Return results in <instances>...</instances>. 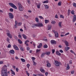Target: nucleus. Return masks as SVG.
I'll return each mask as SVG.
<instances>
[{
	"mask_svg": "<svg viewBox=\"0 0 76 76\" xmlns=\"http://www.w3.org/2000/svg\"><path fill=\"white\" fill-rule=\"evenodd\" d=\"M56 54L57 55L59 56H61V53L59 52L58 51H56Z\"/></svg>",
	"mask_w": 76,
	"mask_h": 76,
	"instance_id": "19",
	"label": "nucleus"
},
{
	"mask_svg": "<svg viewBox=\"0 0 76 76\" xmlns=\"http://www.w3.org/2000/svg\"><path fill=\"white\" fill-rule=\"evenodd\" d=\"M70 52H71V53L75 55V56H76V53H75V52H74V51H73V50H70Z\"/></svg>",
	"mask_w": 76,
	"mask_h": 76,
	"instance_id": "32",
	"label": "nucleus"
},
{
	"mask_svg": "<svg viewBox=\"0 0 76 76\" xmlns=\"http://www.w3.org/2000/svg\"><path fill=\"white\" fill-rule=\"evenodd\" d=\"M33 63H34L33 64V66H34L35 65H36V64H37V63H35V61H33Z\"/></svg>",
	"mask_w": 76,
	"mask_h": 76,
	"instance_id": "53",
	"label": "nucleus"
},
{
	"mask_svg": "<svg viewBox=\"0 0 76 76\" xmlns=\"http://www.w3.org/2000/svg\"><path fill=\"white\" fill-rule=\"evenodd\" d=\"M29 66H30V65L29 64H28L27 65V67L28 68H29Z\"/></svg>",
	"mask_w": 76,
	"mask_h": 76,
	"instance_id": "52",
	"label": "nucleus"
},
{
	"mask_svg": "<svg viewBox=\"0 0 76 76\" xmlns=\"http://www.w3.org/2000/svg\"><path fill=\"white\" fill-rule=\"evenodd\" d=\"M52 54H54V53L55 52V50L52 49Z\"/></svg>",
	"mask_w": 76,
	"mask_h": 76,
	"instance_id": "49",
	"label": "nucleus"
},
{
	"mask_svg": "<svg viewBox=\"0 0 76 76\" xmlns=\"http://www.w3.org/2000/svg\"><path fill=\"white\" fill-rule=\"evenodd\" d=\"M76 15H74L73 16V22H75L76 21Z\"/></svg>",
	"mask_w": 76,
	"mask_h": 76,
	"instance_id": "13",
	"label": "nucleus"
},
{
	"mask_svg": "<svg viewBox=\"0 0 76 76\" xmlns=\"http://www.w3.org/2000/svg\"><path fill=\"white\" fill-rule=\"evenodd\" d=\"M18 41L20 44H22V42L19 39H18Z\"/></svg>",
	"mask_w": 76,
	"mask_h": 76,
	"instance_id": "33",
	"label": "nucleus"
},
{
	"mask_svg": "<svg viewBox=\"0 0 76 76\" xmlns=\"http://www.w3.org/2000/svg\"><path fill=\"white\" fill-rule=\"evenodd\" d=\"M15 25H18V23L17 21H15Z\"/></svg>",
	"mask_w": 76,
	"mask_h": 76,
	"instance_id": "58",
	"label": "nucleus"
},
{
	"mask_svg": "<svg viewBox=\"0 0 76 76\" xmlns=\"http://www.w3.org/2000/svg\"><path fill=\"white\" fill-rule=\"evenodd\" d=\"M35 20L36 22H38V21H39V19H38V18H36Z\"/></svg>",
	"mask_w": 76,
	"mask_h": 76,
	"instance_id": "38",
	"label": "nucleus"
},
{
	"mask_svg": "<svg viewBox=\"0 0 76 76\" xmlns=\"http://www.w3.org/2000/svg\"><path fill=\"white\" fill-rule=\"evenodd\" d=\"M45 55V53H42L41 55V57H44Z\"/></svg>",
	"mask_w": 76,
	"mask_h": 76,
	"instance_id": "22",
	"label": "nucleus"
},
{
	"mask_svg": "<svg viewBox=\"0 0 76 76\" xmlns=\"http://www.w3.org/2000/svg\"><path fill=\"white\" fill-rule=\"evenodd\" d=\"M29 42V41L28 40H26L25 42V44H26L28 43V42Z\"/></svg>",
	"mask_w": 76,
	"mask_h": 76,
	"instance_id": "34",
	"label": "nucleus"
},
{
	"mask_svg": "<svg viewBox=\"0 0 76 76\" xmlns=\"http://www.w3.org/2000/svg\"><path fill=\"white\" fill-rule=\"evenodd\" d=\"M67 66L66 67V70H69V69H70V66H69V64H67Z\"/></svg>",
	"mask_w": 76,
	"mask_h": 76,
	"instance_id": "18",
	"label": "nucleus"
},
{
	"mask_svg": "<svg viewBox=\"0 0 76 76\" xmlns=\"http://www.w3.org/2000/svg\"><path fill=\"white\" fill-rule=\"evenodd\" d=\"M40 70L42 73H45V71L44 70V69H42V68L41 67L40 69Z\"/></svg>",
	"mask_w": 76,
	"mask_h": 76,
	"instance_id": "15",
	"label": "nucleus"
},
{
	"mask_svg": "<svg viewBox=\"0 0 76 76\" xmlns=\"http://www.w3.org/2000/svg\"><path fill=\"white\" fill-rule=\"evenodd\" d=\"M43 3H48V1L47 0L43 2Z\"/></svg>",
	"mask_w": 76,
	"mask_h": 76,
	"instance_id": "39",
	"label": "nucleus"
},
{
	"mask_svg": "<svg viewBox=\"0 0 76 76\" xmlns=\"http://www.w3.org/2000/svg\"><path fill=\"white\" fill-rule=\"evenodd\" d=\"M7 47H8V48H10L11 47V45L9 44L8 45Z\"/></svg>",
	"mask_w": 76,
	"mask_h": 76,
	"instance_id": "55",
	"label": "nucleus"
},
{
	"mask_svg": "<svg viewBox=\"0 0 76 76\" xmlns=\"http://www.w3.org/2000/svg\"><path fill=\"white\" fill-rule=\"evenodd\" d=\"M74 72H75V71L74 70L72 71H71V74H74Z\"/></svg>",
	"mask_w": 76,
	"mask_h": 76,
	"instance_id": "57",
	"label": "nucleus"
},
{
	"mask_svg": "<svg viewBox=\"0 0 76 76\" xmlns=\"http://www.w3.org/2000/svg\"><path fill=\"white\" fill-rule=\"evenodd\" d=\"M45 54L46 55H48V56H49L50 54V52H45Z\"/></svg>",
	"mask_w": 76,
	"mask_h": 76,
	"instance_id": "24",
	"label": "nucleus"
},
{
	"mask_svg": "<svg viewBox=\"0 0 76 76\" xmlns=\"http://www.w3.org/2000/svg\"><path fill=\"white\" fill-rule=\"evenodd\" d=\"M9 53L10 54H15V51L13 50H11L10 51Z\"/></svg>",
	"mask_w": 76,
	"mask_h": 76,
	"instance_id": "14",
	"label": "nucleus"
},
{
	"mask_svg": "<svg viewBox=\"0 0 76 76\" xmlns=\"http://www.w3.org/2000/svg\"><path fill=\"white\" fill-rule=\"evenodd\" d=\"M15 38L16 39H18V37H17V36H14Z\"/></svg>",
	"mask_w": 76,
	"mask_h": 76,
	"instance_id": "64",
	"label": "nucleus"
},
{
	"mask_svg": "<svg viewBox=\"0 0 76 76\" xmlns=\"http://www.w3.org/2000/svg\"><path fill=\"white\" fill-rule=\"evenodd\" d=\"M73 6H74L75 7H76V4L75 3H73Z\"/></svg>",
	"mask_w": 76,
	"mask_h": 76,
	"instance_id": "54",
	"label": "nucleus"
},
{
	"mask_svg": "<svg viewBox=\"0 0 76 76\" xmlns=\"http://www.w3.org/2000/svg\"><path fill=\"white\" fill-rule=\"evenodd\" d=\"M13 47L15 50H19V48H18V47L16 45H13Z\"/></svg>",
	"mask_w": 76,
	"mask_h": 76,
	"instance_id": "9",
	"label": "nucleus"
},
{
	"mask_svg": "<svg viewBox=\"0 0 76 76\" xmlns=\"http://www.w3.org/2000/svg\"><path fill=\"white\" fill-rule=\"evenodd\" d=\"M44 6L46 9H48L49 8V7L48 5H44Z\"/></svg>",
	"mask_w": 76,
	"mask_h": 76,
	"instance_id": "21",
	"label": "nucleus"
},
{
	"mask_svg": "<svg viewBox=\"0 0 76 76\" xmlns=\"http://www.w3.org/2000/svg\"><path fill=\"white\" fill-rule=\"evenodd\" d=\"M22 36L23 37V38L25 39H27V37H26V36L25 34H22Z\"/></svg>",
	"mask_w": 76,
	"mask_h": 76,
	"instance_id": "17",
	"label": "nucleus"
},
{
	"mask_svg": "<svg viewBox=\"0 0 76 76\" xmlns=\"http://www.w3.org/2000/svg\"><path fill=\"white\" fill-rule=\"evenodd\" d=\"M54 33L55 34V36L56 38V37H58V32L57 31H55Z\"/></svg>",
	"mask_w": 76,
	"mask_h": 76,
	"instance_id": "11",
	"label": "nucleus"
},
{
	"mask_svg": "<svg viewBox=\"0 0 76 76\" xmlns=\"http://www.w3.org/2000/svg\"><path fill=\"white\" fill-rule=\"evenodd\" d=\"M39 18L41 19H44V18L42 16H39Z\"/></svg>",
	"mask_w": 76,
	"mask_h": 76,
	"instance_id": "42",
	"label": "nucleus"
},
{
	"mask_svg": "<svg viewBox=\"0 0 76 76\" xmlns=\"http://www.w3.org/2000/svg\"><path fill=\"white\" fill-rule=\"evenodd\" d=\"M71 11V10H69L68 11V16H69L70 15V12Z\"/></svg>",
	"mask_w": 76,
	"mask_h": 76,
	"instance_id": "29",
	"label": "nucleus"
},
{
	"mask_svg": "<svg viewBox=\"0 0 76 76\" xmlns=\"http://www.w3.org/2000/svg\"><path fill=\"white\" fill-rule=\"evenodd\" d=\"M23 7L22 6L19 7V10L20 11H22L23 10Z\"/></svg>",
	"mask_w": 76,
	"mask_h": 76,
	"instance_id": "10",
	"label": "nucleus"
},
{
	"mask_svg": "<svg viewBox=\"0 0 76 76\" xmlns=\"http://www.w3.org/2000/svg\"><path fill=\"white\" fill-rule=\"evenodd\" d=\"M60 17L61 18H63V19H64V16L63 15H60Z\"/></svg>",
	"mask_w": 76,
	"mask_h": 76,
	"instance_id": "47",
	"label": "nucleus"
},
{
	"mask_svg": "<svg viewBox=\"0 0 76 76\" xmlns=\"http://www.w3.org/2000/svg\"><path fill=\"white\" fill-rule=\"evenodd\" d=\"M36 26L38 27H42L43 26V24L41 23H39L36 24Z\"/></svg>",
	"mask_w": 76,
	"mask_h": 76,
	"instance_id": "6",
	"label": "nucleus"
},
{
	"mask_svg": "<svg viewBox=\"0 0 76 76\" xmlns=\"http://www.w3.org/2000/svg\"><path fill=\"white\" fill-rule=\"evenodd\" d=\"M21 25H22V23H21V22H20L18 23V26H20Z\"/></svg>",
	"mask_w": 76,
	"mask_h": 76,
	"instance_id": "51",
	"label": "nucleus"
},
{
	"mask_svg": "<svg viewBox=\"0 0 76 76\" xmlns=\"http://www.w3.org/2000/svg\"><path fill=\"white\" fill-rule=\"evenodd\" d=\"M64 43L65 44V45L66 47H68L69 46V42H68V41H64Z\"/></svg>",
	"mask_w": 76,
	"mask_h": 76,
	"instance_id": "12",
	"label": "nucleus"
},
{
	"mask_svg": "<svg viewBox=\"0 0 76 76\" xmlns=\"http://www.w3.org/2000/svg\"><path fill=\"white\" fill-rule=\"evenodd\" d=\"M61 24H62V22H59L58 23V26L60 28H61L62 26H61Z\"/></svg>",
	"mask_w": 76,
	"mask_h": 76,
	"instance_id": "20",
	"label": "nucleus"
},
{
	"mask_svg": "<svg viewBox=\"0 0 76 76\" xmlns=\"http://www.w3.org/2000/svg\"><path fill=\"white\" fill-rule=\"evenodd\" d=\"M70 49V47H67V48L65 49V50H66V51H67L68 50H69Z\"/></svg>",
	"mask_w": 76,
	"mask_h": 76,
	"instance_id": "43",
	"label": "nucleus"
},
{
	"mask_svg": "<svg viewBox=\"0 0 76 76\" xmlns=\"http://www.w3.org/2000/svg\"><path fill=\"white\" fill-rule=\"evenodd\" d=\"M45 23H48V22H49V21L47 20H45Z\"/></svg>",
	"mask_w": 76,
	"mask_h": 76,
	"instance_id": "37",
	"label": "nucleus"
},
{
	"mask_svg": "<svg viewBox=\"0 0 76 76\" xmlns=\"http://www.w3.org/2000/svg\"><path fill=\"white\" fill-rule=\"evenodd\" d=\"M21 60L22 61V62H23V63H24V62H25V60L24 59L21 58Z\"/></svg>",
	"mask_w": 76,
	"mask_h": 76,
	"instance_id": "31",
	"label": "nucleus"
},
{
	"mask_svg": "<svg viewBox=\"0 0 76 76\" xmlns=\"http://www.w3.org/2000/svg\"><path fill=\"white\" fill-rule=\"evenodd\" d=\"M55 18H56V19H58V15H56L55 16Z\"/></svg>",
	"mask_w": 76,
	"mask_h": 76,
	"instance_id": "59",
	"label": "nucleus"
},
{
	"mask_svg": "<svg viewBox=\"0 0 76 76\" xmlns=\"http://www.w3.org/2000/svg\"><path fill=\"white\" fill-rule=\"evenodd\" d=\"M42 43H40L39 45L37 46V48H40L42 47Z\"/></svg>",
	"mask_w": 76,
	"mask_h": 76,
	"instance_id": "16",
	"label": "nucleus"
},
{
	"mask_svg": "<svg viewBox=\"0 0 76 76\" xmlns=\"http://www.w3.org/2000/svg\"><path fill=\"white\" fill-rule=\"evenodd\" d=\"M59 52H60V53H63V51L61 50H59Z\"/></svg>",
	"mask_w": 76,
	"mask_h": 76,
	"instance_id": "60",
	"label": "nucleus"
},
{
	"mask_svg": "<svg viewBox=\"0 0 76 76\" xmlns=\"http://www.w3.org/2000/svg\"><path fill=\"white\" fill-rule=\"evenodd\" d=\"M37 75H38V76H44V75H43L42 74H37Z\"/></svg>",
	"mask_w": 76,
	"mask_h": 76,
	"instance_id": "41",
	"label": "nucleus"
},
{
	"mask_svg": "<svg viewBox=\"0 0 76 76\" xmlns=\"http://www.w3.org/2000/svg\"><path fill=\"white\" fill-rule=\"evenodd\" d=\"M58 6H61V2H59L58 3Z\"/></svg>",
	"mask_w": 76,
	"mask_h": 76,
	"instance_id": "40",
	"label": "nucleus"
},
{
	"mask_svg": "<svg viewBox=\"0 0 76 76\" xmlns=\"http://www.w3.org/2000/svg\"><path fill=\"white\" fill-rule=\"evenodd\" d=\"M41 52V49H37L36 50V53H39Z\"/></svg>",
	"mask_w": 76,
	"mask_h": 76,
	"instance_id": "23",
	"label": "nucleus"
},
{
	"mask_svg": "<svg viewBox=\"0 0 76 76\" xmlns=\"http://www.w3.org/2000/svg\"><path fill=\"white\" fill-rule=\"evenodd\" d=\"M51 44H56V41L54 40H52L50 41Z\"/></svg>",
	"mask_w": 76,
	"mask_h": 76,
	"instance_id": "8",
	"label": "nucleus"
},
{
	"mask_svg": "<svg viewBox=\"0 0 76 76\" xmlns=\"http://www.w3.org/2000/svg\"><path fill=\"white\" fill-rule=\"evenodd\" d=\"M18 37L19 38H22V36H21V35L19 34L18 36Z\"/></svg>",
	"mask_w": 76,
	"mask_h": 76,
	"instance_id": "63",
	"label": "nucleus"
},
{
	"mask_svg": "<svg viewBox=\"0 0 76 76\" xmlns=\"http://www.w3.org/2000/svg\"><path fill=\"white\" fill-rule=\"evenodd\" d=\"M7 69V66L6 65H4L3 66V69H2L1 70V76H8Z\"/></svg>",
	"mask_w": 76,
	"mask_h": 76,
	"instance_id": "1",
	"label": "nucleus"
},
{
	"mask_svg": "<svg viewBox=\"0 0 76 76\" xmlns=\"http://www.w3.org/2000/svg\"><path fill=\"white\" fill-rule=\"evenodd\" d=\"M46 63H47L46 66L48 67H51V64H50L49 61H46Z\"/></svg>",
	"mask_w": 76,
	"mask_h": 76,
	"instance_id": "7",
	"label": "nucleus"
},
{
	"mask_svg": "<svg viewBox=\"0 0 76 76\" xmlns=\"http://www.w3.org/2000/svg\"><path fill=\"white\" fill-rule=\"evenodd\" d=\"M43 47L45 48H48V46L47 45H45L43 46Z\"/></svg>",
	"mask_w": 76,
	"mask_h": 76,
	"instance_id": "36",
	"label": "nucleus"
},
{
	"mask_svg": "<svg viewBox=\"0 0 76 76\" xmlns=\"http://www.w3.org/2000/svg\"><path fill=\"white\" fill-rule=\"evenodd\" d=\"M9 4L10 6H11L12 7H13V8H14V9H17V7L15 4H13L11 3H9Z\"/></svg>",
	"mask_w": 76,
	"mask_h": 76,
	"instance_id": "2",
	"label": "nucleus"
},
{
	"mask_svg": "<svg viewBox=\"0 0 76 76\" xmlns=\"http://www.w3.org/2000/svg\"><path fill=\"white\" fill-rule=\"evenodd\" d=\"M56 23V22L55 21H52L51 22V23H52V24H53V25H54V24H55Z\"/></svg>",
	"mask_w": 76,
	"mask_h": 76,
	"instance_id": "28",
	"label": "nucleus"
},
{
	"mask_svg": "<svg viewBox=\"0 0 76 76\" xmlns=\"http://www.w3.org/2000/svg\"><path fill=\"white\" fill-rule=\"evenodd\" d=\"M18 4L19 5V7H20V6H22V5H21V4L20 3H18Z\"/></svg>",
	"mask_w": 76,
	"mask_h": 76,
	"instance_id": "61",
	"label": "nucleus"
},
{
	"mask_svg": "<svg viewBox=\"0 0 76 76\" xmlns=\"http://www.w3.org/2000/svg\"><path fill=\"white\" fill-rule=\"evenodd\" d=\"M19 47L20 50L23 51V47H22L21 46H20Z\"/></svg>",
	"mask_w": 76,
	"mask_h": 76,
	"instance_id": "25",
	"label": "nucleus"
},
{
	"mask_svg": "<svg viewBox=\"0 0 76 76\" xmlns=\"http://www.w3.org/2000/svg\"><path fill=\"white\" fill-rule=\"evenodd\" d=\"M40 6H41V4H39L37 5V8L38 9H40Z\"/></svg>",
	"mask_w": 76,
	"mask_h": 76,
	"instance_id": "30",
	"label": "nucleus"
},
{
	"mask_svg": "<svg viewBox=\"0 0 76 76\" xmlns=\"http://www.w3.org/2000/svg\"><path fill=\"white\" fill-rule=\"evenodd\" d=\"M10 11L11 12H13V9L12 8H10Z\"/></svg>",
	"mask_w": 76,
	"mask_h": 76,
	"instance_id": "46",
	"label": "nucleus"
},
{
	"mask_svg": "<svg viewBox=\"0 0 76 76\" xmlns=\"http://www.w3.org/2000/svg\"><path fill=\"white\" fill-rule=\"evenodd\" d=\"M36 26H37L36 25V24L35 25H33V26H32V28H35L36 27Z\"/></svg>",
	"mask_w": 76,
	"mask_h": 76,
	"instance_id": "48",
	"label": "nucleus"
},
{
	"mask_svg": "<svg viewBox=\"0 0 76 76\" xmlns=\"http://www.w3.org/2000/svg\"><path fill=\"white\" fill-rule=\"evenodd\" d=\"M7 35L8 36V37H9L10 38H12V34H10V32L9 31V30H7Z\"/></svg>",
	"mask_w": 76,
	"mask_h": 76,
	"instance_id": "4",
	"label": "nucleus"
},
{
	"mask_svg": "<svg viewBox=\"0 0 76 76\" xmlns=\"http://www.w3.org/2000/svg\"><path fill=\"white\" fill-rule=\"evenodd\" d=\"M55 62L56 63L55 65L56 66H60V65H61V62H58L57 61H55Z\"/></svg>",
	"mask_w": 76,
	"mask_h": 76,
	"instance_id": "3",
	"label": "nucleus"
},
{
	"mask_svg": "<svg viewBox=\"0 0 76 76\" xmlns=\"http://www.w3.org/2000/svg\"><path fill=\"white\" fill-rule=\"evenodd\" d=\"M16 70L17 72H18L19 71V69H18V68H16Z\"/></svg>",
	"mask_w": 76,
	"mask_h": 76,
	"instance_id": "56",
	"label": "nucleus"
},
{
	"mask_svg": "<svg viewBox=\"0 0 76 76\" xmlns=\"http://www.w3.org/2000/svg\"><path fill=\"white\" fill-rule=\"evenodd\" d=\"M14 27H15V28H17V27H18V25H17L16 24H15L14 25Z\"/></svg>",
	"mask_w": 76,
	"mask_h": 76,
	"instance_id": "62",
	"label": "nucleus"
},
{
	"mask_svg": "<svg viewBox=\"0 0 76 76\" xmlns=\"http://www.w3.org/2000/svg\"><path fill=\"white\" fill-rule=\"evenodd\" d=\"M8 15L10 19H13V16H14L13 15V14H12V13H9Z\"/></svg>",
	"mask_w": 76,
	"mask_h": 76,
	"instance_id": "5",
	"label": "nucleus"
},
{
	"mask_svg": "<svg viewBox=\"0 0 76 76\" xmlns=\"http://www.w3.org/2000/svg\"><path fill=\"white\" fill-rule=\"evenodd\" d=\"M69 64H72V60H70L69 61Z\"/></svg>",
	"mask_w": 76,
	"mask_h": 76,
	"instance_id": "50",
	"label": "nucleus"
},
{
	"mask_svg": "<svg viewBox=\"0 0 76 76\" xmlns=\"http://www.w3.org/2000/svg\"><path fill=\"white\" fill-rule=\"evenodd\" d=\"M74 10H72V11H71V14H72V15H75V13H74Z\"/></svg>",
	"mask_w": 76,
	"mask_h": 76,
	"instance_id": "35",
	"label": "nucleus"
},
{
	"mask_svg": "<svg viewBox=\"0 0 76 76\" xmlns=\"http://www.w3.org/2000/svg\"><path fill=\"white\" fill-rule=\"evenodd\" d=\"M51 26L49 25H48V30H50L51 29Z\"/></svg>",
	"mask_w": 76,
	"mask_h": 76,
	"instance_id": "27",
	"label": "nucleus"
},
{
	"mask_svg": "<svg viewBox=\"0 0 76 76\" xmlns=\"http://www.w3.org/2000/svg\"><path fill=\"white\" fill-rule=\"evenodd\" d=\"M6 40L8 42H9V41H10V39H9V38L8 37H7V38Z\"/></svg>",
	"mask_w": 76,
	"mask_h": 76,
	"instance_id": "26",
	"label": "nucleus"
},
{
	"mask_svg": "<svg viewBox=\"0 0 76 76\" xmlns=\"http://www.w3.org/2000/svg\"><path fill=\"white\" fill-rule=\"evenodd\" d=\"M24 17H25V18H26V19H28V18H29V17L27 16L26 15H24Z\"/></svg>",
	"mask_w": 76,
	"mask_h": 76,
	"instance_id": "45",
	"label": "nucleus"
},
{
	"mask_svg": "<svg viewBox=\"0 0 76 76\" xmlns=\"http://www.w3.org/2000/svg\"><path fill=\"white\" fill-rule=\"evenodd\" d=\"M26 73L27 75L28 76H29V73H28V71H26Z\"/></svg>",
	"mask_w": 76,
	"mask_h": 76,
	"instance_id": "44",
	"label": "nucleus"
}]
</instances>
